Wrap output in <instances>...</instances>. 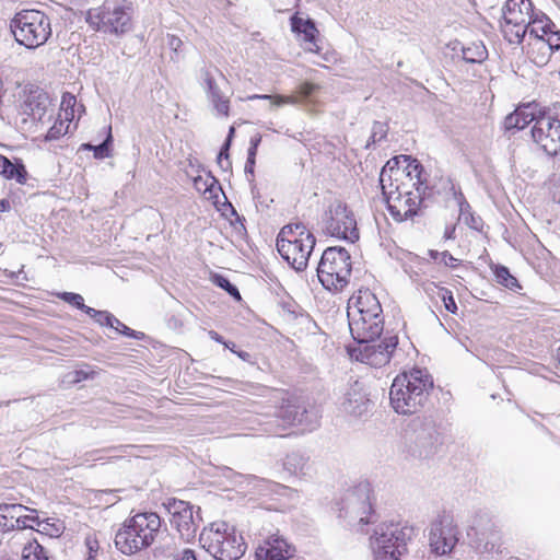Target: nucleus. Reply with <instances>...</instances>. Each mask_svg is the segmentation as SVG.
<instances>
[{
  "label": "nucleus",
  "mask_w": 560,
  "mask_h": 560,
  "mask_svg": "<svg viewBox=\"0 0 560 560\" xmlns=\"http://www.w3.org/2000/svg\"><path fill=\"white\" fill-rule=\"evenodd\" d=\"M405 170L398 167V158H393L383 166L380 174L382 194L387 209L397 222L412 220L419 214L427 196L428 185L422 179L423 166L410 156Z\"/></svg>",
  "instance_id": "f257e3e1"
},
{
  "label": "nucleus",
  "mask_w": 560,
  "mask_h": 560,
  "mask_svg": "<svg viewBox=\"0 0 560 560\" xmlns=\"http://www.w3.org/2000/svg\"><path fill=\"white\" fill-rule=\"evenodd\" d=\"M433 389V378L427 370L413 368L398 374L390 386L389 401L395 412L413 415L422 410Z\"/></svg>",
  "instance_id": "f03ea898"
},
{
  "label": "nucleus",
  "mask_w": 560,
  "mask_h": 560,
  "mask_svg": "<svg viewBox=\"0 0 560 560\" xmlns=\"http://www.w3.org/2000/svg\"><path fill=\"white\" fill-rule=\"evenodd\" d=\"M161 517L154 512L137 513L126 520L115 535V546L124 555H135L149 548L166 529L161 530Z\"/></svg>",
  "instance_id": "7ed1b4c3"
},
{
  "label": "nucleus",
  "mask_w": 560,
  "mask_h": 560,
  "mask_svg": "<svg viewBox=\"0 0 560 560\" xmlns=\"http://www.w3.org/2000/svg\"><path fill=\"white\" fill-rule=\"evenodd\" d=\"M349 329L358 342L375 341L384 329L383 310L370 291L360 292L355 305L348 307Z\"/></svg>",
  "instance_id": "20e7f679"
},
{
  "label": "nucleus",
  "mask_w": 560,
  "mask_h": 560,
  "mask_svg": "<svg viewBox=\"0 0 560 560\" xmlns=\"http://www.w3.org/2000/svg\"><path fill=\"white\" fill-rule=\"evenodd\" d=\"M315 244V236L301 222L284 225L277 237V250L296 271L307 268Z\"/></svg>",
  "instance_id": "39448f33"
},
{
  "label": "nucleus",
  "mask_w": 560,
  "mask_h": 560,
  "mask_svg": "<svg viewBox=\"0 0 560 560\" xmlns=\"http://www.w3.org/2000/svg\"><path fill=\"white\" fill-rule=\"evenodd\" d=\"M200 542L217 560H238L247 549L242 534L225 522L212 523L209 529H203Z\"/></svg>",
  "instance_id": "423d86ee"
},
{
  "label": "nucleus",
  "mask_w": 560,
  "mask_h": 560,
  "mask_svg": "<svg viewBox=\"0 0 560 560\" xmlns=\"http://www.w3.org/2000/svg\"><path fill=\"white\" fill-rule=\"evenodd\" d=\"M15 42L27 49H36L51 36L50 19L39 10H21L10 21Z\"/></svg>",
  "instance_id": "0eeeda50"
},
{
  "label": "nucleus",
  "mask_w": 560,
  "mask_h": 560,
  "mask_svg": "<svg viewBox=\"0 0 560 560\" xmlns=\"http://www.w3.org/2000/svg\"><path fill=\"white\" fill-rule=\"evenodd\" d=\"M415 537V528L410 525L389 523L380 525L371 545L375 560H399L407 551V545Z\"/></svg>",
  "instance_id": "6e6552de"
},
{
  "label": "nucleus",
  "mask_w": 560,
  "mask_h": 560,
  "mask_svg": "<svg viewBox=\"0 0 560 560\" xmlns=\"http://www.w3.org/2000/svg\"><path fill=\"white\" fill-rule=\"evenodd\" d=\"M351 276V256L341 246L326 248L317 266V277L328 291H342Z\"/></svg>",
  "instance_id": "1a4fd4ad"
},
{
  "label": "nucleus",
  "mask_w": 560,
  "mask_h": 560,
  "mask_svg": "<svg viewBox=\"0 0 560 560\" xmlns=\"http://www.w3.org/2000/svg\"><path fill=\"white\" fill-rule=\"evenodd\" d=\"M323 232L331 237L354 243L359 240V229L355 217L346 203L335 202L324 212Z\"/></svg>",
  "instance_id": "9d476101"
},
{
  "label": "nucleus",
  "mask_w": 560,
  "mask_h": 560,
  "mask_svg": "<svg viewBox=\"0 0 560 560\" xmlns=\"http://www.w3.org/2000/svg\"><path fill=\"white\" fill-rule=\"evenodd\" d=\"M442 444L441 434L432 417L417 418L411 424L409 453L424 459L433 456Z\"/></svg>",
  "instance_id": "9b49d317"
},
{
  "label": "nucleus",
  "mask_w": 560,
  "mask_h": 560,
  "mask_svg": "<svg viewBox=\"0 0 560 560\" xmlns=\"http://www.w3.org/2000/svg\"><path fill=\"white\" fill-rule=\"evenodd\" d=\"M532 138L550 156L560 151V119L550 108L540 107L532 128Z\"/></svg>",
  "instance_id": "f8f14e48"
},
{
  "label": "nucleus",
  "mask_w": 560,
  "mask_h": 560,
  "mask_svg": "<svg viewBox=\"0 0 560 560\" xmlns=\"http://www.w3.org/2000/svg\"><path fill=\"white\" fill-rule=\"evenodd\" d=\"M340 515L349 518L350 524L366 525L374 522L369 483H360L348 491L343 499V506L340 509Z\"/></svg>",
  "instance_id": "ddd939ff"
},
{
  "label": "nucleus",
  "mask_w": 560,
  "mask_h": 560,
  "mask_svg": "<svg viewBox=\"0 0 560 560\" xmlns=\"http://www.w3.org/2000/svg\"><path fill=\"white\" fill-rule=\"evenodd\" d=\"M468 544L478 552L499 551L502 542L498 526L487 514L477 515L467 529Z\"/></svg>",
  "instance_id": "4468645a"
},
{
  "label": "nucleus",
  "mask_w": 560,
  "mask_h": 560,
  "mask_svg": "<svg viewBox=\"0 0 560 560\" xmlns=\"http://www.w3.org/2000/svg\"><path fill=\"white\" fill-rule=\"evenodd\" d=\"M86 22L97 31L122 35L131 30V16L129 12L121 7L113 10L98 8L88 12Z\"/></svg>",
  "instance_id": "2eb2a0df"
},
{
  "label": "nucleus",
  "mask_w": 560,
  "mask_h": 560,
  "mask_svg": "<svg viewBox=\"0 0 560 560\" xmlns=\"http://www.w3.org/2000/svg\"><path fill=\"white\" fill-rule=\"evenodd\" d=\"M167 509L172 515L171 524L178 532L179 538L184 542H191L196 538L200 525V508H198L195 515L194 505L183 500L173 499L168 502Z\"/></svg>",
  "instance_id": "dca6fc26"
},
{
  "label": "nucleus",
  "mask_w": 560,
  "mask_h": 560,
  "mask_svg": "<svg viewBox=\"0 0 560 560\" xmlns=\"http://www.w3.org/2000/svg\"><path fill=\"white\" fill-rule=\"evenodd\" d=\"M353 350L355 359L373 368H382L389 363L398 345L396 335L385 336L383 339L359 343Z\"/></svg>",
  "instance_id": "f3484780"
},
{
  "label": "nucleus",
  "mask_w": 560,
  "mask_h": 560,
  "mask_svg": "<svg viewBox=\"0 0 560 560\" xmlns=\"http://www.w3.org/2000/svg\"><path fill=\"white\" fill-rule=\"evenodd\" d=\"M310 412L305 405L299 402L296 399H288L276 411L275 419L269 421L271 427L267 430L270 434L283 435V431L290 425H308L311 424Z\"/></svg>",
  "instance_id": "a211bd4d"
},
{
  "label": "nucleus",
  "mask_w": 560,
  "mask_h": 560,
  "mask_svg": "<svg viewBox=\"0 0 560 560\" xmlns=\"http://www.w3.org/2000/svg\"><path fill=\"white\" fill-rule=\"evenodd\" d=\"M457 540V530L450 517H439L431 524L429 541L432 551L436 555L442 556L451 552Z\"/></svg>",
  "instance_id": "6ab92c4d"
},
{
  "label": "nucleus",
  "mask_w": 560,
  "mask_h": 560,
  "mask_svg": "<svg viewBox=\"0 0 560 560\" xmlns=\"http://www.w3.org/2000/svg\"><path fill=\"white\" fill-rule=\"evenodd\" d=\"M295 548L278 533L261 535L255 556L257 560H289L294 556Z\"/></svg>",
  "instance_id": "aec40b11"
},
{
  "label": "nucleus",
  "mask_w": 560,
  "mask_h": 560,
  "mask_svg": "<svg viewBox=\"0 0 560 560\" xmlns=\"http://www.w3.org/2000/svg\"><path fill=\"white\" fill-rule=\"evenodd\" d=\"M369 396L370 394L364 384L355 381L345 395V399L341 404L342 410L354 418L368 416L374 406V402Z\"/></svg>",
  "instance_id": "412c9836"
},
{
  "label": "nucleus",
  "mask_w": 560,
  "mask_h": 560,
  "mask_svg": "<svg viewBox=\"0 0 560 560\" xmlns=\"http://www.w3.org/2000/svg\"><path fill=\"white\" fill-rule=\"evenodd\" d=\"M24 93L25 98L20 105V114L31 117L33 121H42L50 103L48 94L37 86H31Z\"/></svg>",
  "instance_id": "4be33fe9"
},
{
  "label": "nucleus",
  "mask_w": 560,
  "mask_h": 560,
  "mask_svg": "<svg viewBox=\"0 0 560 560\" xmlns=\"http://www.w3.org/2000/svg\"><path fill=\"white\" fill-rule=\"evenodd\" d=\"M503 20L509 25L530 23L533 4L530 0H508L502 8Z\"/></svg>",
  "instance_id": "5701e85b"
},
{
  "label": "nucleus",
  "mask_w": 560,
  "mask_h": 560,
  "mask_svg": "<svg viewBox=\"0 0 560 560\" xmlns=\"http://www.w3.org/2000/svg\"><path fill=\"white\" fill-rule=\"evenodd\" d=\"M540 107L536 103H527L518 106L504 119V128L508 131L522 130L530 122H534Z\"/></svg>",
  "instance_id": "b1692460"
},
{
  "label": "nucleus",
  "mask_w": 560,
  "mask_h": 560,
  "mask_svg": "<svg viewBox=\"0 0 560 560\" xmlns=\"http://www.w3.org/2000/svg\"><path fill=\"white\" fill-rule=\"evenodd\" d=\"M291 30L292 32L303 36V40L310 45L308 50H318L316 43L318 30L316 28L315 22L312 19H303L294 14L291 18Z\"/></svg>",
  "instance_id": "393cba45"
},
{
  "label": "nucleus",
  "mask_w": 560,
  "mask_h": 560,
  "mask_svg": "<svg viewBox=\"0 0 560 560\" xmlns=\"http://www.w3.org/2000/svg\"><path fill=\"white\" fill-rule=\"evenodd\" d=\"M0 175L7 179H15L19 184H25L27 180V171L22 160L12 162L2 154H0Z\"/></svg>",
  "instance_id": "a878e982"
},
{
  "label": "nucleus",
  "mask_w": 560,
  "mask_h": 560,
  "mask_svg": "<svg viewBox=\"0 0 560 560\" xmlns=\"http://www.w3.org/2000/svg\"><path fill=\"white\" fill-rule=\"evenodd\" d=\"M31 511L36 512L34 509H30L22 504H0V532L7 533L14 530V520L19 517V512Z\"/></svg>",
  "instance_id": "bb28decb"
},
{
  "label": "nucleus",
  "mask_w": 560,
  "mask_h": 560,
  "mask_svg": "<svg viewBox=\"0 0 560 560\" xmlns=\"http://www.w3.org/2000/svg\"><path fill=\"white\" fill-rule=\"evenodd\" d=\"M283 467L295 476H308L311 471L310 457L301 452H291L287 455Z\"/></svg>",
  "instance_id": "cd10ccee"
},
{
  "label": "nucleus",
  "mask_w": 560,
  "mask_h": 560,
  "mask_svg": "<svg viewBox=\"0 0 560 560\" xmlns=\"http://www.w3.org/2000/svg\"><path fill=\"white\" fill-rule=\"evenodd\" d=\"M555 27V24L542 14L541 16L533 15L530 18V23H528V34L529 37L535 38L534 46H537V40L544 39L545 36L549 33L551 28Z\"/></svg>",
  "instance_id": "c85d7f7f"
},
{
  "label": "nucleus",
  "mask_w": 560,
  "mask_h": 560,
  "mask_svg": "<svg viewBox=\"0 0 560 560\" xmlns=\"http://www.w3.org/2000/svg\"><path fill=\"white\" fill-rule=\"evenodd\" d=\"M463 59L469 63H480L488 57V51L482 43H471L462 48Z\"/></svg>",
  "instance_id": "c756f323"
},
{
  "label": "nucleus",
  "mask_w": 560,
  "mask_h": 560,
  "mask_svg": "<svg viewBox=\"0 0 560 560\" xmlns=\"http://www.w3.org/2000/svg\"><path fill=\"white\" fill-rule=\"evenodd\" d=\"M493 272L495 276V281L499 284H501L512 291H516L517 289H521L518 280L513 275H511L508 267L502 266V265H497L493 269Z\"/></svg>",
  "instance_id": "7c9ffc66"
},
{
  "label": "nucleus",
  "mask_w": 560,
  "mask_h": 560,
  "mask_svg": "<svg viewBox=\"0 0 560 560\" xmlns=\"http://www.w3.org/2000/svg\"><path fill=\"white\" fill-rule=\"evenodd\" d=\"M504 36L511 44H521L528 32V24L509 25L505 23Z\"/></svg>",
  "instance_id": "2f4dec72"
},
{
  "label": "nucleus",
  "mask_w": 560,
  "mask_h": 560,
  "mask_svg": "<svg viewBox=\"0 0 560 560\" xmlns=\"http://www.w3.org/2000/svg\"><path fill=\"white\" fill-rule=\"evenodd\" d=\"M538 49H546L555 52L560 49V31L551 28L544 39L537 40Z\"/></svg>",
  "instance_id": "473e14b6"
},
{
  "label": "nucleus",
  "mask_w": 560,
  "mask_h": 560,
  "mask_svg": "<svg viewBox=\"0 0 560 560\" xmlns=\"http://www.w3.org/2000/svg\"><path fill=\"white\" fill-rule=\"evenodd\" d=\"M105 316L109 320V328L114 329L116 332L127 336V337H130V338H133V339H142L143 338V336H144L143 332L136 331V330L129 328L128 326H126L124 323H121L115 316H108V315H105Z\"/></svg>",
  "instance_id": "72a5a7b5"
},
{
  "label": "nucleus",
  "mask_w": 560,
  "mask_h": 560,
  "mask_svg": "<svg viewBox=\"0 0 560 560\" xmlns=\"http://www.w3.org/2000/svg\"><path fill=\"white\" fill-rule=\"evenodd\" d=\"M22 560H49L47 552L38 542L28 544L23 548Z\"/></svg>",
  "instance_id": "f704fd0d"
},
{
  "label": "nucleus",
  "mask_w": 560,
  "mask_h": 560,
  "mask_svg": "<svg viewBox=\"0 0 560 560\" xmlns=\"http://www.w3.org/2000/svg\"><path fill=\"white\" fill-rule=\"evenodd\" d=\"M212 282L220 289L224 290L229 295L234 298L236 301L241 300V293L238 289L236 288V285L231 283V281L226 277L215 273L212 276Z\"/></svg>",
  "instance_id": "c9c22d12"
},
{
  "label": "nucleus",
  "mask_w": 560,
  "mask_h": 560,
  "mask_svg": "<svg viewBox=\"0 0 560 560\" xmlns=\"http://www.w3.org/2000/svg\"><path fill=\"white\" fill-rule=\"evenodd\" d=\"M387 132H388V126L386 122L374 121V124L372 126L371 137L368 141L366 147L369 148L371 144H375V143L382 141L383 139H385L387 136Z\"/></svg>",
  "instance_id": "e433bc0d"
},
{
  "label": "nucleus",
  "mask_w": 560,
  "mask_h": 560,
  "mask_svg": "<svg viewBox=\"0 0 560 560\" xmlns=\"http://www.w3.org/2000/svg\"><path fill=\"white\" fill-rule=\"evenodd\" d=\"M35 525L38 527L42 525L39 517L34 515H22V512H19V517L14 520V529H33Z\"/></svg>",
  "instance_id": "4c0bfd02"
},
{
  "label": "nucleus",
  "mask_w": 560,
  "mask_h": 560,
  "mask_svg": "<svg viewBox=\"0 0 560 560\" xmlns=\"http://www.w3.org/2000/svg\"><path fill=\"white\" fill-rule=\"evenodd\" d=\"M63 302L74 306L78 310H81L85 313V310L90 308V306L84 304V300L81 294L73 292H62L58 295Z\"/></svg>",
  "instance_id": "58836bf2"
},
{
  "label": "nucleus",
  "mask_w": 560,
  "mask_h": 560,
  "mask_svg": "<svg viewBox=\"0 0 560 560\" xmlns=\"http://www.w3.org/2000/svg\"><path fill=\"white\" fill-rule=\"evenodd\" d=\"M418 285L422 289V291L425 293V295L431 300H433L435 298H440L442 295L443 291H445V289H446L444 287H440L439 284H436L435 282L430 281V280L421 281L418 283Z\"/></svg>",
  "instance_id": "ea45409f"
},
{
  "label": "nucleus",
  "mask_w": 560,
  "mask_h": 560,
  "mask_svg": "<svg viewBox=\"0 0 560 560\" xmlns=\"http://www.w3.org/2000/svg\"><path fill=\"white\" fill-rule=\"evenodd\" d=\"M68 128L69 124H66V121L62 119L56 120L55 124L48 129L45 138L47 141L57 140L67 133Z\"/></svg>",
  "instance_id": "a19ab883"
},
{
  "label": "nucleus",
  "mask_w": 560,
  "mask_h": 560,
  "mask_svg": "<svg viewBox=\"0 0 560 560\" xmlns=\"http://www.w3.org/2000/svg\"><path fill=\"white\" fill-rule=\"evenodd\" d=\"M247 100H270L277 106H281L283 104H295L296 98L294 96H271L267 94H253L247 97Z\"/></svg>",
  "instance_id": "79ce46f5"
},
{
  "label": "nucleus",
  "mask_w": 560,
  "mask_h": 560,
  "mask_svg": "<svg viewBox=\"0 0 560 560\" xmlns=\"http://www.w3.org/2000/svg\"><path fill=\"white\" fill-rule=\"evenodd\" d=\"M113 142L112 133L109 132L105 140L93 148V154L95 159H105L110 155V145Z\"/></svg>",
  "instance_id": "37998d69"
},
{
  "label": "nucleus",
  "mask_w": 560,
  "mask_h": 560,
  "mask_svg": "<svg viewBox=\"0 0 560 560\" xmlns=\"http://www.w3.org/2000/svg\"><path fill=\"white\" fill-rule=\"evenodd\" d=\"M231 144H232V142H230V140H225L224 143L222 144L221 149H220V152H219V155H218V159H217L218 164L220 165V167L223 171H228L232 166V163L230 161V154H229V150L231 148Z\"/></svg>",
  "instance_id": "c03bdc74"
},
{
  "label": "nucleus",
  "mask_w": 560,
  "mask_h": 560,
  "mask_svg": "<svg viewBox=\"0 0 560 560\" xmlns=\"http://www.w3.org/2000/svg\"><path fill=\"white\" fill-rule=\"evenodd\" d=\"M85 314L93 318L97 324L107 327H109V320L104 315L114 316L112 313L107 311H97L93 307L85 310Z\"/></svg>",
  "instance_id": "a18cd8bd"
},
{
  "label": "nucleus",
  "mask_w": 560,
  "mask_h": 560,
  "mask_svg": "<svg viewBox=\"0 0 560 560\" xmlns=\"http://www.w3.org/2000/svg\"><path fill=\"white\" fill-rule=\"evenodd\" d=\"M319 89L315 83L303 82L298 88V93L302 100H310L313 94Z\"/></svg>",
  "instance_id": "49530a36"
},
{
  "label": "nucleus",
  "mask_w": 560,
  "mask_h": 560,
  "mask_svg": "<svg viewBox=\"0 0 560 560\" xmlns=\"http://www.w3.org/2000/svg\"><path fill=\"white\" fill-rule=\"evenodd\" d=\"M440 299L442 300V302L444 304V307H445V310L447 312H450L452 314H456L457 305H456V302L454 300L452 291H450L448 289H445V291H443V293L440 296Z\"/></svg>",
  "instance_id": "de8ad7c7"
},
{
  "label": "nucleus",
  "mask_w": 560,
  "mask_h": 560,
  "mask_svg": "<svg viewBox=\"0 0 560 560\" xmlns=\"http://www.w3.org/2000/svg\"><path fill=\"white\" fill-rule=\"evenodd\" d=\"M206 83H207L208 94H209L211 102L223 97V94L221 93L219 86L217 85L213 78H211L209 75V73H207V75H206Z\"/></svg>",
  "instance_id": "09e8293b"
},
{
  "label": "nucleus",
  "mask_w": 560,
  "mask_h": 560,
  "mask_svg": "<svg viewBox=\"0 0 560 560\" xmlns=\"http://www.w3.org/2000/svg\"><path fill=\"white\" fill-rule=\"evenodd\" d=\"M218 114L228 116L230 109V101L226 97H221L212 102Z\"/></svg>",
  "instance_id": "8fccbe9b"
},
{
  "label": "nucleus",
  "mask_w": 560,
  "mask_h": 560,
  "mask_svg": "<svg viewBox=\"0 0 560 560\" xmlns=\"http://www.w3.org/2000/svg\"><path fill=\"white\" fill-rule=\"evenodd\" d=\"M465 223L476 231H481L483 226L482 219L480 217L475 215L472 212H469L468 217H465Z\"/></svg>",
  "instance_id": "3c124183"
},
{
  "label": "nucleus",
  "mask_w": 560,
  "mask_h": 560,
  "mask_svg": "<svg viewBox=\"0 0 560 560\" xmlns=\"http://www.w3.org/2000/svg\"><path fill=\"white\" fill-rule=\"evenodd\" d=\"M43 530H45L50 536H59L62 533V526L56 525L54 523H49V521H42Z\"/></svg>",
  "instance_id": "603ef678"
},
{
  "label": "nucleus",
  "mask_w": 560,
  "mask_h": 560,
  "mask_svg": "<svg viewBox=\"0 0 560 560\" xmlns=\"http://www.w3.org/2000/svg\"><path fill=\"white\" fill-rule=\"evenodd\" d=\"M458 206H459V214L465 219V217L469 215L471 212L470 205L465 200L462 192L458 194Z\"/></svg>",
  "instance_id": "864d4df0"
},
{
  "label": "nucleus",
  "mask_w": 560,
  "mask_h": 560,
  "mask_svg": "<svg viewBox=\"0 0 560 560\" xmlns=\"http://www.w3.org/2000/svg\"><path fill=\"white\" fill-rule=\"evenodd\" d=\"M458 259H456L450 252L444 250L441 253V262L444 264V266L450 268H455L457 266Z\"/></svg>",
  "instance_id": "5fc2aeb1"
},
{
  "label": "nucleus",
  "mask_w": 560,
  "mask_h": 560,
  "mask_svg": "<svg viewBox=\"0 0 560 560\" xmlns=\"http://www.w3.org/2000/svg\"><path fill=\"white\" fill-rule=\"evenodd\" d=\"M540 52L534 58V62L538 66H545L549 61L552 52L546 49H538Z\"/></svg>",
  "instance_id": "6e6d98bb"
},
{
  "label": "nucleus",
  "mask_w": 560,
  "mask_h": 560,
  "mask_svg": "<svg viewBox=\"0 0 560 560\" xmlns=\"http://www.w3.org/2000/svg\"><path fill=\"white\" fill-rule=\"evenodd\" d=\"M167 45L173 51L177 52L180 49L183 42L179 37L175 35H168Z\"/></svg>",
  "instance_id": "4d7b16f0"
},
{
  "label": "nucleus",
  "mask_w": 560,
  "mask_h": 560,
  "mask_svg": "<svg viewBox=\"0 0 560 560\" xmlns=\"http://www.w3.org/2000/svg\"><path fill=\"white\" fill-rule=\"evenodd\" d=\"M73 375H74V377H73L72 382L78 383L83 380H88L90 377L91 373L85 370H77L73 372Z\"/></svg>",
  "instance_id": "13d9d810"
},
{
  "label": "nucleus",
  "mask_w": 560,
  "mask_h": 560,
  "mask_svg": "<svg viewBox=\"0 0 560 560\" xmlns=\"http://www.w3.org/2000/svg\"><path fill=\"white\" fill-rule=\"evenodd\" d=\"M179 560H198L195 551L191 549H184Z\"/></svg>",
  "instance_id": "bf43d9fd"
},
{
  "label": "nucleus",
  "mask_w": 560,
  "mask_h": 560,
  "mask_svg": "<svg viewBox=\"0 0 560 560\" xmlns=\"http://www.w3.org/2000/svg\"><path fill=\"white\" fill-rule=\"evenodd\" d=\"M255 163H256L255 159L247 158L246 163H245V168H244L245 174H250L252 176H254Z\"/></svg>",
  "instance_id": "052dcab7"
},
{
  "label": "nucleus",
  "mask_w": 560,
  "mask_h": 560,
  "mask_svg": "<svg viewBox=\"0 0 560 560\" xmlns=\"http://www.w3.org/2000/svg\"><path fill=\"white\" fill-rule=\"evenodd\" d=\"M235 354L244 362L254 363L252 354L246 351L237 350Z\"/></svg>",
  "instance_id": "680f3d73"
},
{
  "label": "nucleus",
  "mask_w": 560,
  "mask_h": 560,
  "mask_svg": "<svg viewBox=\"0 0 560 560\" xmlns=\"http://www.w3.org/2000/svg\"><path fill=\"white\" fill-rule=\"evenodd\" d=\"M162 547L165 549L164 552H167L168 556H172L176 550V544L173 538H171V542H166Z\"/></svg>",
  "instance_id": "e2e57ef3"
},
{
  "label": "nucleus",
  "mask_w": 560,
  "mask_h": 560,
  "mask_svg": "<svg viewBox=\"0 0 560 560\" xmlns=\"http://www.w3.org/2000/svg\"><path fill=\"white\" fill-rule=\"evenodd\" d=\"M209 336H210V338H211L212 340H214V341H217V342H219V343H222V345H223V342L225 341V340L223 339V337H222L220 334H218L217 331H214V330H210V331H209Z\"/></svg>",
  "instance_id": "0e129e2a"
},
{
  "label": "nucleus",
  "mask_w": 560,
  "mask_h": 560,
  "mask_svg": "<svg viewBox=\"0 0 560 560\" xmlns=\"http://www.w3.org/2000/svg\"><path fill=\"white\" fill-rule=\"evenodd\" d=\"M261 142V135L256 133L250 138L249 145L258 148Z\"/></svg>",
  "instance_id": "69168bd1"
},
{
  "label": "nucleus",
  "mask_w": 560,
  "mask_h": 560,
  "mask_svg": "<svg viewBox=\"0 0 560 560\" xmlns=\"http://www.w3.org/2000/svg\"><path fill=\"white\" fill-rule=\"evenodd\" d=\"M11 209V203L8 199L0 200V212H7Z\"/></svg>",
  "instance_id": "338daca9"
},
{
  "label": "nucleus",
  "mask_w": 560,
  "mask_h": 560,
  "mask_svg": "<svg viewBox=\"0 0 560 560\" xmlns=\"http://www.w3.org/2000/svg\"><path fill=\"white\" fill-rule=\"evenodd\" d=\"M202 184H203V186H205V191H207V190H208V185H207V183H206V182H203V180H202V178H201L200 176H198V177H196V178H195V186H196V188H197L198 190H201V189H202V188H201Z\"/></svg>",
  "instance_id": "774afa93"
}]
</instances>
